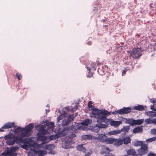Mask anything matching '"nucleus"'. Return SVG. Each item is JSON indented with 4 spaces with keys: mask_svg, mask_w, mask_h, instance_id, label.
Returning a JSON list of instances; mask_svg holds the SVG:
<instances>
[{
    "mask_svg": "<svg viewBox=\"0 0 156 156\" xmlns=\"http://www.w3.org/2000/svg\"><path fill=\"white\" fill-rule=\"evenodd\" d=\"M138 152V153L136 154L135 150L131 149L128 150L127 153L129 155H131L132 156H142L144 155L142 153L140 152Z\"/></svg>",
    "mask_w": 156,
    "mask_h": 156,
    "instance_id": "nucleus-6",
    "label": "nucleus"
},
{
    "mask_svg": "<svg viewBox=\"0 0 156 156\" xmlns=\"http://www.w3.org/2000/svg\"><path fill=\"white\" fill-rule=\"evenodd\" d=\"M156 140V137H153L148 139H147L146 141L147 142H151L155 141Z\"/></svg>",
    "mask_w": 156,
    "mask_h": 156,
    "instance_id": "nucleus-35",
    "label": "nucleus"
},
{
    "mask_svg": "<svg viewBox=\"0 0 156 156\" xmlns=\"http://www.w3.org/2000/svg\"><path fill=\"white\" fill-rule=\"evenodd\" d=\"M153 124L156 125V118L153 119Z\"/></svg>",
    "mask_w": 156,
    "mask_h": 156,
    "instance_id": "nucleus-54",
    "label": "nucleus"
},
{
    "mask_svg": "<svg viewBox=\"0 0 156 156\" xmlns=\"http://www.w3.org/2000/svg\"><path fill=\"white\" fill-rule=\"evenodd\" d=\"M28 156H33V155L30 153H28Z\"/></svg>",
    "mask_w": 156,
    "mask_h": 156,
    "instance_id": "nucleus-58",
    "label": "nucleus"
},
{
    "mask_svg": "<svg viewBox=\"0 0 156 156\" xmlns=\"http://www.w3.org/2000/svg\"><path fill=\"white\" fill-rule=\"evenodd\" d=\"M73 120V116L69 115L68 116L67 119H64L62 121V124L63 126H66L68 125L70 122H72Z\"/></svg>",
    "mask_w": 156,
    "mask_h": 156,
    "instance_id": "nucleus-7",
    "label": "nucleus"
},
{
    "mask_svg": "<svg viewBox=\"0 0 156 156\" xmlns=\"http://www.w3.org/2000/svg\"><path fill=\"white\" fill-rule=\"evenodd\" d=\"M107 20V19L105 18L104 19H103L102 20V21H103V22H105V21H106Z\"/></svg>",
    "mask_w": 156,
    "mask_h": 156,
    "instance_id": "nucleus-56",
    "label": "nucleus"
},
{
    "mask_svg": "<svg viewBox=\"0 0 156 156\" xmlns=\"http://www.w3.org/2000/svg\"><path fill=\"white\" fill-rule=\"evenodd\" d=\"M50 110H49L48 111H47V110H46V113L48 112Z\"/></svg>",
    "mask_w": 156,
    "mask_h": 156,
    "instance_id": "nucleus-63",
    "label": "nucleus"
},
{
    "mask_svg": "<svg viewBox=\"0 0 156 156\" xmlns=\"http://www.w3.org/2000/svg\"><path fill=\"white\" fill-rule=\"evenodd\" d=\"M24 132H22L20 134V136L23 137L29 136H31V133L28 130L25 129Z\"/></svg>",
    "mask_w": 156,
    "mask_h": 156,
    "instance_id": "nucleus-18",
    "label": "nucleus"
},
{
    "mask_svg": "<svg viewBox=\"0 0 156 156\" xmlns=\"http://www.w3.org/2000/svg\"><path fill=\"white\" fill-rule=\"evenodd\" d=\"M123 144V140L121 139H115L114 145L116 146H119Z\"/></svg>",
    "mask_w": 156,
    "mask_h": 156,
    "instance_id": "nucleus-17",
    "label": "nucleus"
},
{
    "mask_svg": "<svg viewBox=\"0 0 156 156\" xmlns=\"http://www.w3.org/2000/svg\"><path fill=\"white\" fill-rule=\"evenodd\" d=\"M54 148L53 145H49L46 146V149L48 150H52Z\"/></svg>",
    "mask_w": 156,
    "mask_h": 156,
    "instance_id": "nucleus-38",
    "label": "nucleus"
},
{
    "mask_svg": "<svg viewBox=\"0 0 156 156\" xmlns=\"http://www.w3.org/2000/svg\"><path fill=\"white\" fill-rule=\"evenodd\" d=\"M143 132V128L142 126H137L134 128L133 130L134 133H142Z\"/></svg>",
    "mask_w": 156,
    "mask_h": 156,
    "instance_id": "nucleus-20",
    "label": "nucleus"
},
{
    "mask_svg": "<svg viewBox=\"0 0 156 156\" xmlns=\"http://www.w3.org/2000/svg\"><path fill=\"white\" fill-rule=\"evenodd\" d=\"M93 76V74L90 72H89L88 74L87 75V77L88 78L91 77Z\"/></svg>",
    "mask_w": 156,
    "mask_h": 156,
    "instance_id": "nucleus-47",
    "label": "nucleus"
},
{
    "mask_svg": "<svg viewBox=\"0 0 156 156\" xmlns=\"http://www.w3.org/2000/svg\"><path fill=\"white\" fill-rule=\"evenodd\" d=\"M91 122V120H89V119H85L84 121L81 124L83 126H87L90 124Z\"/></svg>",
    "mask_w": 156,
    "mask_h": 156,
    "instance_id": "nucleus-25",
    "label": "nucleus"
},
{
    "mask_svg": "<svg viewBox=\"0 0 156 156\" xmlns=\"http://www.w3.org/2000/svg\"><path fill=\"white\" fill-rule=\"evenodd\" d=\"M49 141L50 140H55L56 139V137L55 136L53 135H52L51 136H50V137L49 138Z\"/></svg>",
    "mask_w": 156,
    "mask_h": 156,
    "instance_id": "nucleus-45",
    "label": "nucleus"
},
{
    "mask_svg": "<svg viewBox=\"0 0 156 156\" xmlns=\"http://www.w3.org/2000/svg\"><path fill=\"white\" fill-rule=\"evenodd\" d=\"M48 131H53L54 129V123L52 122H48L46 125H44Z\"/></svg>",
    "mask_w": 156,
    "mask_h": 156,
    "instance_id": "nucleus-13",
    "label": "nucleus"
},
{
    "mask_svg": "<svg viewBox=\"0 0 156 156\" xmlns=\"http://www.w3.org/2000/svg\"><path fill=\"white\" fill-rule=\"evenodd\" d=\"M133 145L135 146H141L137 150L138 152H140L144 154H147L148 152V147L146 144H144L142 141H135L133 142Z\"/></svg>",
    "mask_w": 156,
    "mask_h": 156,
    "instance_id": "nucleus-2",
    "label": "nucleus"
},
{
    "mask_svg": "<svg viewBox=\"0 0 156 156\" xmlns=\"http://www.w3.org/2000/svg\"><path fill=\"white\" fill-rule=\"evenodd\" d=\"M93 102L91 101H90L88 104V106L89 108H92V109H91V111L90 112H91L92 111V109L94 108H93V106L92 105V104H93Z\"/></svg>",
    "mask_w": 156,
    "mask_h": 156,
    "instance_id": "nucleus-36",
    "label": "nucleus"
},
{
    "mask_svg": "<svg viewBox=\"0 0 156 156\" xmlns=\"http://www.w3.org/2000/svg\"><path fill=\"white\" fill-rule=\"evenodd\" d=\"M122 122L120 121H115L112 120L110 122V125L115 127H118L121 123Z\"/></svg>",
    "mask_w": 156,
    "mask_h": 156,
    "instance_id": "nucleus-21",
    "label": "nucleus"
},
{
    "mask_svg": "<svg viewBox=\"0 0 156 156\" xmlns=\"http://www.w3.org/2000/svg\"><path fill=\"white\" fill-rule=\"evenodd\" d=\"M130 129V127L129 126H124L121 129V131L124 132L125 133H127Z\"/></svg>",
    "mask_w": 156,
    "mask_h": 156,
    "instance_id": "nucleus-28",
    "label": "nucleus"
},
{
    "mask_svg": "<svg viewBox=\"0 0 156 156\" xmlns=\"http://www.w3.org/2000/svg\"><path fill=\"white\" fill-rule=\"evenodd\" d=\"M15 136L13 133H9L5 136V139L7 140L6 143L8 145H12L9 144L8 142L10 141H13L15 139Z\"/></svg>",
    "mask_w": 156,
    "mask_h": 156,
    "instance_id": "nucleus-8",
    "label": "nucleus"
},
{
    "mask_svg": "<svg viewBox=\"0 0 156 156\" xmlns=\"http://www.w3.org/2000/svg\"><path fill=\"white\" fill-rule=\"evenodd\" d=\"M101 147L102 148L101 151L100 152L101 154H108L110 152L109 149L107 147H105L104 145H102Z\"/></svg>",
    "mask_w": 156,
    "mask_h": 156,
    "instance_id": "nucleus-15",
    "label": "nucleus"
},
{
    "mask_svg": "<svg viewBox=\"0 0 156 156\" xmlns=\"http://www.w3.org/2000/svg\"><path fill=\"white\" fill-rule=\"evenodd\" d=\"M78 109V106L77 105H76L74 107V109H75L76 110H77Z\"/></svg>",
    "mask_w": 156,
    "mask_h": 156,
    "instance_id": "nucleus-55",
    "label": "nucleus"
},
{
    "mask_svg": "<svg viewBox=\"0 0 156 156\" xmlns=\"http://www.w3.org/2000/svg\"><path fill=\"white\" fill-rule=\"evenodd\" d=\"M145 114L147 116L150 117H155V115H154V112L152 111L146 112Z\"/></svg>",
    "mask_w": 156,
    "mask_h": 156,
    "instance_id": "nucleus-26",
    "label": "nucleus"
},
{
    "mask_svg": "<svg viewBox=\"0 0 156 156\" xmlns=\"http://www.w3.org/2000/svg\"><path fill=\"white\" fill-rule=\"evenodd\" d=\"M37 140L43 142V144H45L49 141V139L47 136L44 135L37 134Z\"/></svg>",
    "mask_w": 156,
    "mask_h": 156,
    "instance_id": "nucleus-4",
    "label": "nucleus"
},
{
    "mask_svg": "<svg viewBox=\"0 0 156 156\" xmlns=\"http://www.w3.org/2000/svg\"><path fill=\"white\" fill-rule=\"evenodd\" d=\"M21 143L24 144V145L22 146V147L24 149H26L31 146L30 143L26 139H23L22 138V140Z\"/></svg>",
    "mask_w": 156,
    "mask_h": 156,
    "instance_id": "nucleus-10",
    "label": "nucleus"
},
{
    "mask_svg": "<svg viewBox=\"0 0 156 156\" xmlns=\"http://www.w3.org/2000/svg\"><path fill=\"white\" fill-rule=\"evenodd\" d=\"M16 76L19 80H21L22 77V76L18 73H16Z\"/></svg>",
    "mask_w": 156,
    "mask_h": 156,
    "instance_id": "nucleus-40",
    "label": "nucleus"
},
{
    "mask_svg": "<svg viewBox=\"0 0 156 156\" xmlns=\"http://www.w3.org/2000/svg\"><path fill=\"white\" fill-rule=\"evenodd\" d=\"M4 131V130L0 128V132H3Z\"/></svg>",
    "mask_w": 156,
    "mask_h": 156,
    "instance_id": "nucleus-60",
    "label": "nucleus"
},
{
    "mask_svg": "<svg viewBox=\"0 0 156 156\" xmlns=\"http://www.w3.org/2000/svg\"><path fill=\"white\" fill-rule=\"evenodd\" d=\"M23 137H22L20 136H15V139L13 140V141H10L8 143L11 144V145L14 144L15 143H16L17 144L21 143V142H22V138Z\"/></svg>",
    "mask_w": 156,
    "mask_h": 156,
    "instance_id": "nucleus-9",
    "label": "nucleus"
},
{
    "mask_svg": "<svg viewBox=\"0 0 156 156\" xmlns=\"http://www.w3.org/2000/svg\"><path fill=\"white\" fill-rule=\"evenodd\" d=\"M107 136L105 134H99L97 138L98 140L100 142H105Z\"/></svg>",
    "mask_w": 156,
    "mask_h": 156,
    "instance_id": "nucleus-11",
    "label": "nucleus"
},
{
    "mask_svg": "<svg viewBox=\"0 0 156 156\" xmlns=\"http://www.w3.org/2000/svg\"><path fill=\"white\" fill-rule=\"evenodd\" d=\"M145 108H147V107L145 105H138L137 106H134L133 109L136 110L142 111L144 110Z\"/></svg>",
    "mask_w": 156,
    "mask_h": 156,
    "instance_id": "nucleus-14",
    "label": "nucleus"
},
{
    "mask_svg": "<svg viewBox=\"0 0 156 156\" xmlns=\"http://www.w3.org/2000/svg\"><path fill=\"white\" fill-rule=\"evenodd\" d=\"M77 150L82 152L85 153L86 151V148L83 146V144H80L77 145L76 147Z\"/></svg>",
    "mask_w": 156,
    "mask_h": 156,
    "instance_id": "nucleus-19",
    "label": "nucleus"
},
{
    "mask_svg": "<svg viewBox=\"0 0 156 156\" xmlns=\"http://www.w3.org/2000/svg\"><path fill=\"white\" fill-rule=\"evenodd\" d=\"M154 115H155V117H156V112H154Z\"/></svg>",
    "mask_w": 156,
    "mask_h": 156,
    "instance_id": "nucleus-61",
    "label": "nucleus"
},
{
    "mask_svg": "<svg viewBox=\"0 0 156 156\" xmlns=\"http://www.w3.org/2000/svg\"><path fill=\"white\" fill-rule=\"evenodd\" d=\"M18 148L13 147H10L9 149L7 150L6 151L4 152L2 155L3 156H7L9 155V156H16L17 155L16 152L17 151Z\"/></svg>",
    "mask_w": 156,
    "mask_h": 156,
    "instance_id": "nucleus-3",
    "label": "nucleus"
},
{
    "mask_svg": "<svg viewBox=\"0 0 156 156\" xmlns=\"http://www.w3.org/2000/svg\"><path fill=\"white\" fill-rule=\"evenodd\" d=\"M134 120L132 119H126V123L128 124H130L131 125H134V123H133Z\"/></svg>",
    "mask_w": 156,
    "mask_h": 156,
    "instance_id": "nucleus-33",
    "label": "nucleus"
},
{
    "mask_svg": "<svg viewBox=\"0 0 156 156\" xmlns=\"http://www.w3.org/2000/svg\"><path fill=\"white\" fill-rule=\"evenodd\" d=\"M38 156H43V155H41L38 154Z\"/></svg>",
    "mask_w": 156,
    "mask_h": 156,
    "instance_id": "nucleus-64",
    "label": "nucleus"
},
{
    "mask_svg": "<svg viewBox=\"0 0 156 156\" xmlns=\"http://www.w3.org/2000/svg\"><path fill=\"white\" fill-rule=\"evenodd\" d=\"M49 132L48 131L45 127L44 126V125L42 128L39 130L37 133L44 135V134H47Z\"/></svg>",
    "mask_w": 156,
    "mask_h": 156,
    "instance_id": "nucleus-16",
    "label": "nucleus"
},
{
    "mask_svg": "<svg viewBox=\"0 0 156 156\" xmlns=\"http://www.w3.org/2000/svg\"><path fill=\"white\" fill-rule=\"evenodd\" d=\"M111 114V112L105 110H100L96 108H94L90 113V117L95 118L97 122L99 123L104 122L106 124H110L112 119L106 118L108 115Z\"/></svg>",
    "mask_w": 156,
    "mask_h": 156,
    "instance_id": "nucleus-1",
    "label": "nucleus"
},
{
    "mask_svg": "<svg viewBox=\"0 0 156 156\" xmlns=\"http://www.w3.org/2000/svg\"><path fill=\"white\" fill-rule=\"evenodd\" d=\"M144 121L147 124H153V119H151L150 118L147 119H146Z\"/></svg>",
    "mask_w": 156,
    "mask_h": 156,
    "instance_id": "nucleus-32",
    "label": "nucleus"
},
{
    "mask_svg": "<svg viewBox=\"0 0 156 156\" xmlns=\"http://www.w3.org/2000/svg\"><path fill=\"white\" fill-rule=\"evenodd\" d=\"M144 121V119H140L136 120H134L133 122L134 125H140L143 123Z\"/></svg>",
    "mask_w": 156,
    "mask_h": 156,
    "instance_id": "nucleus-22",
    "label": "nucleus"
},
{
    "mask_svg": "<svg viewBox=\"0 0 156 156\" xmlns=\"http://www.w3.org/2000/svg\"><path fill=\"white\" fill-rule=\"evenodd\" d=\"M16 125L14 122H8L5 124L2 127V128L7 129L12 127H15Z\"/></svg>",
    "mask_w": 156,
    "mask_h": 156,
    "instance_id": "nucleus-12",
    "label": "nucleus"
},
{
    "mask_svg": "<svg viewBox=\"0 0 156 156\" xmlns=\"http://www.w3.org/2000/svg\"><path fill=\"white\" fill-rule=\"evenodd\" d=\"M154 106L153 105H151V108L152 110L156 111V108H154Z\"/></svg>",
    "mask_w": 156,
    "mask_h": 156,
    "instance_id": "nucleus-49",
    "label": "nucleus"
},
{
    "mask_svg": "<svg viewBox=\"0 0 156 156\" xmlns=\"http://www.w3.org/2000/svg\"><path fill=\"white\" fill-rule=\"evenodd\" d=\"M37 153L38 154L44 156L47 154V152L45 150L39 151H38Z\"/></svg>",
    "mask_w": 156,
    "mask_h": 156,
    "instance_id": "nucleus-34",
    "label": "nucleus"
},
{
    "mask_svg": "<svg viewBox=\"0 0 156 156\" xmlns=\"http://www.w3.org/2000/svg\"><path fill=\"white\" fill-rule=\"evenodd\" d=\"M131 54L133 56L134 58H139L142 55L140 48H134L132 51Z\"/></svg>",
    "mask_w": 156,
    "mask_h": 156,
    "instance_id": "nucleus-5",
    "label": "nucleus"
},
{
    "mask_svg": "<svg viewBox=\"0 0 156 156\" xmlns=\"http://www.w3.org/2000/svg\"><path fill=\"white\" fill-rule=\"evenodd\" d=\"M70 138H73L76 136V135L75 134H70V136H69Z\"/></svg>",
    "mask_w": 156,
    "mask_h": 156,
    "instance_id": "nucleus-51",
    "label": "nucleus"
},
{
    "mask_svg": "<svg viewBox=\"0 0 156 156\" xmlns=\"http://www.w3.org/2000/svg\"><path fill=\"white\" fill-rule=\"evenodd\" d=\"M150 101L152 103H153L154 104H155L156 103V98L155 99L154 98L151 99H150Z\"/></svg>",
    "mask_w": 156,
    "mask_h": 156,
    "instance_id": "nucleus-46",
    "label": "nucleus"
},
{
    "mask_svg": "<svg viewBox=\"0 0 156 156\" xmlns=\"http://www.w3.org/2000/svg\"><path fill=\"white\" fill-rule=\"evenodd\" d=\"M151 132L152 134L154 135L156 134V129L154 128L152 129L151 130Z\"/></svg>",
    "mask_w": 156,
    "mask_h": 156,
    "instance_id": "nucleus-44",
    "label": "nucleus"
},
{
    "mask_svg": "<svg viewBox=\"0 0 156 156\" xmlns=\"http://www.w3.org/2000/svg\"><path fill=\"white\" fill-rule=\"evenodd\" d=\"M34 125L33 123L30 124L28 125L26 128H25V129H26L30 132L31 133V131L34 127Z\"/></svg>",
    "mask_w": 156,
    "mask_h": 156,
    "instance_id": "nucleus-23",
    "label": "nucleus"
},
{
    "mask_svg": "<svg viewBox=\"0 0 156 156\" xmlns=\"http://www.w3.org/2000/svg\"><path fill=\"white\" fill-rule=\"evenodd\" d=\"M96 126L99 128H107L108 126V125L106 124H96Z\"/></svg>",
    "mask_w": 156,
    "mask_h": 156,
    "instance_id": "nucleus-31",
    "label": "nucleus"
},
{
    "mask_svg": "<svg viewBox=\"0 0 156 156\" xmlns=\"http://www.w3.org/2000/svg\"><path fill=\"white\" fill-rule=\"evenodd\" d=\"M124 109L123 108L119 110H118V113L119 114H125V113H124Z\"/></svg>",
    "mask_w": 156,
    "mask_h": 156,
    "instance_id": "nucleus-41",
    "label": "nucleus"
},
{
    "mask_svg": "<svg viewBox=\"0 0 156 156\" xmlns=\"http://www.w3.org/2000/svg\"><path fill=\"white\" fill-rule=\"evenodd\" d=\"M114 138L107 137L105 143L107 144H112L114 143Z\"/></svg>",
    "mask_w": 156,
    "mask_h": 156,
    "instance_id": "nucleus-24",
    "label": "nucleus"
},
{
    "mask_svg": "<svg viewBox=\"0 0 156 156\" xmlns=\"http://www.w3.org/2000/svg\"><path fill=\"white\" fill-rule=\"evenodd\" d=\"M148 156H156V154H154L152 153H149L148 154Z\"/></svg>",
    "mask_w": 156,
    "mask_h": 156,
    "instance_id": "nucleus-48",
    "label": "nucleus"
},
{
    "mask_svg": "<svg viewBox=\"0 0 156 156\" xmlns=\"http://www.w3.org/2000/svg\"><path fill=\"white\" fill-rule=\"evenodd\" d=\"M123 108L124 109V113H125V114L129 113L131 112V109L129 107H124Z\"/></svg>",
    "mask_w": 156,
    "mask_h": 156,
    "instance_id": "nucleus-37",
    "label": "nucleus"
},
{
    "mask_svg": "<svg viewBox=\"0 0 156 156\" xmlns=\"http://www.w3.org/2000/svg\"><path fill=\"white\" fill-rule=\"evenodd\" d=\"M112 113L114 115L119 114L118 113V110L116 111L115 112H112Z\"/></svg>",
    "mask_w": 156,
    "mask_h": 156,
    "instance_id": "nucleus-53",
    "label": "nucleus"
},
{
    "mask_svg": "<svg viewBox=\"0 0 156 156\" xmlns=\"http://www.w3.org/2000/svg\"><path fill=\"white\" fill-rule=\"evenodd\" d=\"M123 143H124L125 144H127L130 142L131 140L130 137H127L123 138Z\"/></svg>",
    "mask_w": 156,
    "mask_h": 156,
    "instance_id": "nucleus-27",
    "label": "nucleus"
},
{
    "mask_svg": "<svg viewBox=\"0 0 156 156\" xmlns=\"http://www.w3.org/2000/svg\"><path fill=\"white\" fill-rule=\"evenodd\" d=\"M65 148L66 149H68V148H69V147H70V146H67L66 145L65 146Z\"/></svg>",
    "mask_w": 156,
    "mask_h": 156,
    "instance_id": "nucleus-57",
    "label": "nucleus"
},
{
    "mask_svg": "<svg viewBox=\"0 0 156 156\" xmlns=\"http://www.w3.org/2000/svg\"><path fill=\"white\" fill-rule=\"evenodd\" d=\"M128 70V69H126V70H124L122 72V76H124V75H125L126 74V72L127 71V70Z\"/></svg>",
    "mask_w": 156,
    "mask_h": 156,
    "instance_id": "nucleus-52",
    "label": "nucleus"
},
{
    "mask_svg": "<svg viewBox=\"0 0 156 156\" xmlns=\"http://www.w3.org/2000/svg\"><path fill=\"white\" fill-rule=\"evenodd\" d=\"M121 133V131L118 130H114L113 131L110 132L109 133V134L110 135H115L118 134H119Z\"/></svg>",
    "mask_w": 156,
    "mask_h": 156,
    "instance_id": "nucleus-30",
    "label": "nucleus"
},
{
    "mask_svg": "<svg viewBox=\"0 0 156 156\" xmlns=\"http://www.w3.org/2000/svg\"><path fill=\"white\" fill-rule=\"evenodd\" d=\"M92 153L91 152H87L84 154V156H90Z\"/></svg>",
    "mask_w": 156,
    "mask_h": 156,
    "instance_id": "nucleus-50",
    "label": "nucleus"
},
{
    "mask_svg": "<svg viewBox=\"0 0 156 156\" xmlns=\"http://www.w3.org/2000/svg\"><path fill=\"white\" fill-rule=\"evenodd\" d=\"M100 128L96 126V125L93 128L94 131L95 132L97 133L99 130Z\"/></svg>",
    "mask_w": 156,
    "mask_h": 156,
    "instance_id": "nucleus-42",
    "label": "nucleus"
},
{
    "mask_svg": "<svg viewBox=\"0 0 156 156\" xmlns=\"http://www.w3.org/2000/svg\"><path fill=\"white\" fill-rule=\"evenodd\" d=\"M83 137H85L84 138L85 139L86 138L88 139H92V136L90 135H85L84 136H83Z\"/></svg>",
    "mask_w": 156,
    "mask_h": 156,
    "instance_id": "nucleus-43",
    "label": "nucleus"
},
{
    "mask_svg": "<svg viewBox=\"0 0 156 156\" xmlns=\"http://www.w3.org/2000/svg\"><path fill=\"white\" fill-rule=\"evenodd\" d=\"M153 105L154 106V108H156V104H154Z\"/></svg>",
    "mask_w": 156,
    "mask_h": 156,
    "instance_id": "nucleus-59",
    "label": "nucleus"
},
{
    "mask_svg": "<svg viewBox=\"0 0 156 156\" xmlns=\"http://www.w3.org/2000/svg\"><path fill=\"white\" fill-rule=\"evenodd\" d=\"M67 114V112L66 111L64 112V114L62 115L61 114V115L58 117V121H59L60 120H61L62 119V118L66 116L65 115H66Z\"/></svg>",
    "mask_w": 156,
    "mask_h": 156,
    "instance_id": "nucleus-39",
    "label": "nucleus"
},
{
    "mask_svg": "<svg viewBox=\"0 0 156 156\" xmlns=\"http://www.w3.org/2000/svg\"><path fill=\"white\" fill-rule=\"evenodd\" d=\"M123 156H131L129 155L128 154H127L125 155H123Z\"/></svg>",
    "mask_w": 156,
    "mask_h": 156,
    "instance_id": "nucleus-62",
    "label": "nucleus"
},
{
    "mask_svg": "<svg viewBox=\"0 0 156 156\" xmlns=\"http://www.w3.org/2000/svg\"><path fill=\"white\" fill-rule=\"evenodd\" d=\"M25 130V128H22L20 127H17L15 130V133H20L22 132L23 131Z\"/></svg>",
    "mask_w": 156,
    "mask_h": 156,
    "instance_id": "nucleus-29",
    "label": "nucleus"
}]
</instances>
